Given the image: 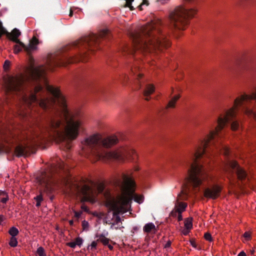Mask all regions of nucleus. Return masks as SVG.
Listing matches in <instances>:
<instances>
[{
	"mask_svg": "<svg viewBox=\"0 0 256 256\" xmlns=\"http://www.w3.org/2000/svg\"><path fill=\"white\" fill-rule=\"evenodd\" d=\"M111 35H89L74 43L79 49L74 56L66 53L68 48L58 50L48 56L46 66L35 67L32 64L26 74L10 76L6 80L8 92L19 93L22 102L36 110L40 108L46 113L44 128L50 136L60 142H66V148H71L70 141L78 136L82 125V116L79 111L70 112L60 90L46 84V70H53L56 66L80 61L86 62L88 50L93 51L102 40H110Z\"/></svg>",
	"mask_w": 256,
	"mask_h": 256,
	"instance_id": "nucleus-1",
	"label": "nucleus"
},
{
	"mask_svg": "<svg viewBox=\"0 0 256 256\" xmlns=\"http://www.w3.org/2000/svg\"><path fill=\"white\" fill-rule=\"evenodd\" d=\"M254 106H233L220 114L217 120L218 125L214 130H211L204 138L200 140L194 149L190 151L184 158L182 165L187 170V174L185 176L182 186L184 190L178 195V200L175 204L176 208L181 212H184L187 204L179 202L180 200H186L188 194L186 189L190 187L198 188L203 182L211 179V176L208 173L204 164L205 158H210L213 154V150L216 149L224 156L228 157L230 150L228 147L222 144V130L225 126L230 124L232 130H238L241 128L238 120L236 118V111L240 109L243 112L248 116L252 117L256 120V111L253 109Z\"/></svg>",
	"mask_w": 256,
	"mask_h": 256,
	"instance_id": "nucleus-2",
	"label": "nucleus"
},
{
	"mask_svg": "<svg viewBox=\"0 0 256 256\" xmlns=\"http://www.w3.org/2000/svg\"><path fill=\"white\" fill-rule=\"evenodd\" d=\"M164 26L160 22L142 27L140 32H131L132 46L124 44L122 52L124 54L134 56L138 52H156L170 46Z\"/></svg>",
	"mask_w": 256,
	"mask_h": 256,
	"instance_id": "nucleus-3",
	"label": "nucleus"
},
{
	"mask_svg": "<svg viewBox=\"0 0 256 256\" xmlns=\"http://www.w3.org/2000/svg\"><path fill=\"white\" fill-rule=\"evenodd\" d=\"M118 139L116 136L103 138L98 134L86 138L82 150L86 156L91 158L92 162L104 158H118L120 156L116 153L106 151L104 148H108L116 144Z\"/></svg>",
	"mask_w": 256,
	"mask_h": 256,
	"instance_id": "nucleus-4",
	"label": "nucleus"
},
{
	"mask_svg": "<svg viewBox=\"0 0 256 256\" xmlns=\"http://www.w3.org/2000/svg\"><path fill=\"white\" fill-rule=\"evenodd\" d=\"M114 186L121 192L118 196V203L125 206L131 202L132 198L139 204L142 202L144 197L134 193L136 183L132 177L122 174L115 177L112 182Z\"/></svg>",
	"mask_w": 256,
	"mask_h": 256,
	"instance_id": "nucleus-5",
	"label": "nucleus"
},
{
	"mask_svg": "<svg viewBox=\"0 0 256 256\" xmlns=\"http://www.w3.org/2000/svg\"><path fill=\"white\" fill-rule=\"evenodd\" d=\"M196 12L194 8H187L182 6L176 8L169 16V24L167 28L172 32L184 30L188 24L189 19Z\"/></svg>",
	"mask_w": 256,
	"mask_h": 256,
	"instance_id": "nucleus-6",
	"label": "nucleus"
},
{
	"mask_svg": "<svg viewBox=\"0 0 256 256\" xmlns=\"http://www.w3.org/2000/svg\"><path fill=\"white\" fill-rule=\"evenodd\" d=\"M224 170L229 175L235 174L238 179L244 184L249 180L246 171L235 160H228L224 167Z\"/></svg>",
	"mask_w": 256,
	"mask_h": 256,
	"instance_id": "nucleus-7",
	"label": "nucleus"
},
{
	"mask_svg": "<svg viewBox=\"0 0 256 256\" xmlns=\"http://www.w3.org/2000/svg\"><path fill=\"white\" fill-rule=\"evenodd\" d=\"M56 168L54 166H52L48 171L42 172L39 177L38 182L44 191L51 192L54 190V186L58 182L54 173Z\"/></svg>",
	"mask_w": 256,
	"mask_h": 256,
	"instance_id": "nucleus-8",
	"label": "nucleus"
},
{
	"mask_svg": "<svg viewBox=\"0 0 256 256\" xmlns=\"http://www.w3.org/2000/svg\"><path fill=\"white\" fill-rule=\"evenodd\" d=\"M26 142L24 143V144H19L15 148L14 154L18 157L29 154L32 148L38 144L42 139V137L37 134H34V136H26Z\"/></svg>",
	"mask_w": 256,
	"mask_h": 256,
	"instance_id": "nucleus-9",
	"label": "nucleus"
},
{
	"mask_svg": "<svg viewBox=\"0 0 256 256\" xmlns=\"http://www.w3.org/2000/svg\"><path fill=\"white\" fill-rule=\"evenodd\" d=\"M38 40L35 36H34L32 40H30L28 46H26L24 43L23 45L16 44L14 46V50L15 54H18L22 48L28 54H30L32 50L36 49V46L38 44Z\"/></svg>",
	"mask_w": 256,
	"mask_h": 256,
	"instance_id": "nucleus-10",
	"label": "nucleus"
},
{
	"mask_svg": "<svg viewBox=\"0 0 256 256\" xmlns=\"http://www.w3.org/2000/svg\"><path fill=\"white\" fill-rule=\"evenodd\" d=\"M130 76L134 79L137 89H140L143 82L142 74L140 72L139 66L136 64H133L130 67Z\"/></svg>",
	"mask_w": 256,
	"mask_h": 256,
	"instance_id": "nucleus-11",
	"label": "nucleus"
},
{
	"mask_svg": "<svg viewBox=\"0 0 256 256\" xmlns=\"http://www.w3.org/2000/svg\"><path fill=\"white\" fill-rule=\"evenodd\" d=\"M76 192L83 196L84 200L88 201L91 198L92 190L90 187L84 184L82 186H76Z\"/></svg>",
	"mask_w": 256,
	"mask_h": 256,
	"instance_id": "nucleus-12",
	"label": "nucleus"
},
{
	"mask_svg": "<svg viewBox=\"0 0 256 256\" xmlns=\"http://www.w3.org/2000/svg\"><path fill=\"white\" fill-rule=\"evenodd\" d=\"M220 187L215 185L212 188H206L204 194L206 198L216 199L220 196Z\"/></svg>",
	"mask_w": 256,
	"mask_h": 256,
	"instance_id": "nucleus-13",
	"label": "nucleus"
},
{
	"mask_svg": "<svg viewBox=\"0 0 256 256\" xmlns=\"http://www.w3.org/2000/svg\"><path fill=\"white\" fill-rule=\"evenodd\" d=\"M21 33L19 30L16 28H14L10 33V36L8 37L10 40L16 42V44L23 45V42H20L18 39V36L20 35Z\"/></svg>",
	"mask_w": 256,
	"mask_h": 256,
	"instance_id": "nucleus-14",
	"label": "nucleus"
},
{
	"mask_svg": "<svg viewBox=\"0 0 256 256\" xmlns=\"http://www.w3.org/2000/svg\"><path fill=\"white\" fill-rule=\"evenodd\" d=\"M106 205L111 210L114 212V215L119 214L120 210L118 204L114 200L110 198L107 200Z\"/></svg>",
	"mask_w": 256,
	"mask_h": 256,
	"instance_id": "nucleus-15",
	"label": "nucleus"
},
{
	"mask_svg": "<svg viewBox=\"0 0 256 256\" xmlns=\"http://www.w3.org/2000/svg\"><path fill=\"white\" fill-rule=\"evenodd\" d=\"M155 90L154 86L153 84H148L146 86L144 90H143V94L146 97L145 100L148 101L150 98L148 96L152 94Z\"/></svg>",
	"mask_w": 256,
	"mask_h": 256,
	"instance_id": "nucleus-16",
	"label": "nucleus"
},
{
	"mask_svg": "<svg viewBox=\"0 0 256 256\" xmlns=\"http://www.w3.org/2000/svg\"><path fill=\"white\" fill-rule=\"evenodd\" d=\"M0 141L4 142L6 143H13L14 140L8 136V134L4 130L0 129Z\"/></svg>",
	"mask_w": 256,
	"mask_h": 256,
	"instance_id": "nucleus-17",
	"label": "nucleus"
},
{
	"mask_svg": "<svg viewBox=\"0 0 256 256\" xmlns=\"http://www.w3.org/2000/svg\"><path fill=\"white\" fill-rule=\"evenodd\" d=\"M90 88L92 92L96 94L100 97L104 92V88L100 86L92 85Z\"/></svg>",
	"mask_w": 256,
	"mask_h": 256,
	"instance_id": "nucleus-18",
	"label": "nucleus"
},
{
	"mask_svg": "<svg viewBox=\"0 0 256 256\" xmlns=\"http://www.w3.org/2000/svg\"><path fill=\"white\" fill-rule=\"evenodd\" d=\"M180 98V95H176L174 96L168 102V104L166 107V109H167L168 108H173L174 107L175 104L176 102Z\"/></svg>",
	"mask_w": 256,
	"mask_h": 256,
	"instance_id": "nucleus-19",
	"label": "nucleus"
},
{
	"mask_svg": "<svg viewBox=\"0 0 256 256\" xmlns=\"http://www.w3.org/2000/svg\"><path fill=\"white\" fill-rule=\"evenodd\" d=\"M156 226L152 222H150L145 224L144 226L143 230L146 232H150L152 230H156Z\"/></svg>",
	"mask_w": 256,
	"mask_h": 256,
	"instance_id": "nucleus-20",
	"label": "nucleus"
},
{
	"mask_svg": "<svg viewBox=\"0 0 256 256\" xmlns=\"http://www.w3.org/2000/svg\"><path fill=\"white\" fill-rule=\"evenodd\" d=\"M96 237L98 238V240L102 242L103 244L108 245L110 240L106 238L103 234H96Z\"/></svg>",
	"mask_w": 256,
	"mask_h": 256,
	"instance_id": "nucleus-21",
	"label": "nucleus"
},
{
	"mask_svg": "<svg viewBox=\"0 0 256 256\" xmlns=\"http://www.w3.org/2000/svg\"><path fill=\"white\" fill-rule=\"evenodd\" d=\"M8 233L12 236L11 237H16L18 234L19 231L16 228L12 226L9 230Z\"/></svg>",
	"mask_w": 256,
	"mask_h": 256,
	"instance_id": "nucleus-22",
	"label": "nucleus"
},
{
	"mask_svg": "<svg viewBox=\"0 0 256 256\" xmlns=\"http://www.w3.org/2000/svg\"><path fill=\"white\" fill-rule=\"evenodd\" d=\"M0 196H4V197L0 198V201L3 204H6L8 199V194L4 191L0 190Z\"/></svg>",
	"mask_w": 256,
	"mask_h": 256,
	"instance_id": "nucleus-23",
	"label": "nucleus"
},
{
	"mask_svg": "<svg viewBox=\"0 0 256 256\" xmlns=\"http://www.w3.org/2000/svg\"><path fill=\"white\" fill-rule=\"evenodd\" d=\"M34 200L36 202V207L40 206L41 205V202L44 200L41 194L35 196L34 198Z\"/></svg>",
	"mask_w": 256,
	"mask_h": 256,
	"instance_id": "nucleus-24",
	"label": "nucleus"
},
{
	"mask_svg": "<svg viewBox=\"0 0 256 256\" xmlns=\"http://www.w3.org/2000/svg\"><path fill=\"white\" fill-rule=\"evenodd\" d=\"M0 33L2 34H6L7 37L10 36V32H8L6 30L3 26L2 22L0 21Z\"/></svg>",
	"mask_w": 256,
	"mask_h": 256,
	"instance_id": "nucleus-25",
	"label": "nucleus"
},
{
	"mask_svg": "<svg viewBox=\"0 0 256 256\" xmlns=\"http://www.w3.org/2000/svg\"><path fill=\"white\" fill-rule=\"evenodd\" d=\"M9 244L12 247H16L18 245L17 239L16 237H11Z\"/></svg>",
	"mask_w": 256,
	"mask_h": 256,
	"instance_id": "nucleus-26",
	"label": "nucleus"
},
{
	"mask_svg": "<svg viewBox=\"0 0 256 256\" xmlns=\"http://www.w3.org/2000/svg\"><path fill=\"white\" fill-rule=\"evenodd\" d=\"M36 254L38 256H46L44 248L42 246L37 249Z\"/></svg>",
	"mask_w": 256,
	"mask_h": 256,
	"instance_id": "nucleus-27",
	"label": "nucleus"
},
{
	"mask_svg": "<svg viewBox=\"0 0 256 256\" xmlns=\"http://www.w3.org/2000/svg\"><path fill=\"white\" fill-rule=\"evenodd\" d=\"M192 227V224L190 220L186 219L184 220V228L191 230Z\"/></svg>",
	"mask_w": 256,
	"mask_h": 256,
	"instance_id": "nucleus-28",
	"label": "nucleus"
},
{
	"mask_svg": "<svg viewBox=\"0 0 256 256\" xmlns=\"http://www.w3.org/2000/svg\"><path fill=\"white\" fill-rule=\"evenodd\" d=\"M179 211L180 210H178V209H177V208H176V207L174 206V208L170 213V216L174 218H176L178 214H179Z\"/></svg>",
	"mask_w": 256,
	"mask_h": 256,
	"instance_id": "nucleus-29",
	"label": "nucleus"
},
{
	"mask_svg": "<svg viewBox=\"0 0 256 256\" xmlns=\"http://www.w3.org/2000/svg\"><path fill=\"white\" fill-rule=\"evenodd\" d=\"M243 236L246 240H249L251 239V234L249 232H245L243 234Z\"/></svg>",
	"mask_w": 256,
	"mask_h": 256,
	"instance_id": "nucleus-30",
	"label": "nucleus"
},
{
	"mask_svg": "<svg viewBox=\"0 0 256 256\" xmlns=\"http://www.w3.org/2000/svg\"><path fill=\"white\" fill-rule=\"evenodd\" d=\"M74 242L76 246H80L82 244L83 240L81 238L78 237L76 238Z\"/></svg>",
	"mask_w": 256,
	"mask_h": 256,
	"instance_id": "nucleus-31",
	"label": "nucleus"
},
{
	"mask_svg": "<svg viewBox=\"0 0 256 256\" xmlns=\"http://www.w3.org/2000/svg\"><path fill=\"white\" fill-rule=\"evenodd\" d=\"M126 0V6L129 7L130 8V10H134V8L132 6V2L134 0Z\"/></svg>",
	"mask_w": 256,
	"mask_h": 256,
	"instance_id": "nucleus-32",
	"label": "nucleus"
},
{
	"mask_svg": "<svg viewBox=\"0 0 256 256\" xmlns=\"http://www.w3.org/2000/svg\"><path fill=\"white\" fill-rule=\"evenodd\" d=\"M10 62L8 60H6L4 64V68L5 70H8L10 66Z\"/></svg>",
	"mask_w": 256,
	"mask_h": 256,
	"instance_id": "nucleus-33",
	"label": "nucleus"
},
{
	"mask_svg": "<svg viewBox=\"0 0 256 256\" xmlns=\"http://www.w3.org/2000/svg\"><path fill=\"white\" fill-rule=\"evenodd\" d=\"M136 154V152L134 150H130L126 152V153H124L123 154L124 155H126V156H131V155H135Z\"/></svg>",
	"mask_w": 256,
	"mask_h": 256,
	"instance_id": "nucleus-34",
	"label": "nucleus"
},
{
	"mask_svg": "<svg viewBox=\"0 0 256 256\" xmlns=\"http://www.w3.org/2000/svg\"><path fill=\"white\" fill-rule=\"evenodd\" d=\"M82 226L84 230H88V223L86 220L82 222Z\"/></svg>",
	"mask_w": 256,
	"mask_h": 256,
	"instance_id": "nucleus-35",
	"label": "nucleus"
},
{
	"mask_svg": "<svg viewBox=\"0 0 256 256\" xmlns=\"http://www.w3.org/2000/svg\"><path fill=\"white\" fill-rule=\"evenodd\" d=\"M204 238L206 240H208V241H211L212 240V236L209 233H206L204 234Z\"/></svg>",
	"mask_w": 256,
	"mask_h": 256,
	"instance_id": "nucleus-36",
	"label": "nucleus"
},
{
	"mask_svg": "<svg viewBox=\"0 0 256 256\" xmlns=\"http://www.w3.org/2000/svg\"><path fill=\"white\" fill-rule=\"evenodd\" d=\"M96 246H97L96 242V241L92 242V244H91V245H90V247H91L90 249H91V250H94L95 249H96Z\"/></svg>",
	"mask_w": 256,
	"mask_h": 256,
	"instance_id": "nucleus-37",
	"label": "nucleus"
},
{
	"mask_svg": "<svg viewBox=\"0 0 256 256\" xmlns=\"http://www.w3.org/2000/svg\"><path fill=\"white\" fill-rule=\"evenodd\" d=\"M66 245L72 248H75L76 246V244H75L74 242H68L66 244Z\"/></svg>",
	"mask_w": 256,
	"mask_h": 256,
	"instance_id": "nucleus-38",
	"label": "nucleus"
},
{
	"mask_svg": "<svg viewBox=\"0 0 256 256\" xmlns=\"http://www.w3.org/2000/svg\"><path fill=\"white\" fill-rule=\"evenodd\" d=\"M148 4H149V3H148V0H143L142 4L139 6L140 10H142V5L145 4L146 6H148Z\"/></svg>",
	"mask_w": 256,
	"mask_h": 256,
	"instance_id": "nucleus-39",
	"label": "nucleus"
},
{
	"mask_svg": "<svg viewBox=\"0 0 256 256\" xmlns=\"http://www.w3.org/2000/svg\"><path fill=\"white\" fill-rule=\"evenodd\" d=\"M190 230V229H187L184 228L182 230V234L184 236H186L189 234Z\"/></svg>",
	"mask_w": 256,
	"mask_h": 256,
	"instance_id": "nucleus-40",
	"label": "nucleus"
},
{
	"mask_svg": "<svg viewBox=\"0 0 256 256\" xmlns=\"http://www.w3.org/2000/svg\"><path fill=\"white\" fill-rule=\"evenodd\" d=\"M116 224H118L121 222V218L119 216H116L115 220Z\"/></svg>",
	"mask_w": 256,
	"mask_h": 256,
	"instance_id": "nucleus-41",
	"label": "nucleus"
},
{
	"mask_svg": "<svg viewBox=\"0 0 256 256\" xmlns=\"http://www.w3.org/2000/svg\"><path fill=\"white\" fill-rule=\"evenodd\" d=\"M182 212H181L180 211H179V214L177 216L178 221H181L182 220Z\"/></svg>",
	"mask_w": 256,
	"mask_h": 256,
	"instance_id": "nucleus-42",
	"label": "nucleus"
},
{
	"mask_svg": "<svg viewBox=\"0 0 256 256\" xmlns=\"http://www.w3.org/2000/svg\"><path fill=\"white\" fill-rule=\"evenodd\" d=\"M81 215V212H74V216L76 218H79Z\"/></svg>",
	"mask_w": 256,
	"mask_h": 256,
	"instance_id": "nucleus-43",
	"label": "nucleus"
},
{
	"mask_svg": "<svg viewBox=\"0 0 256 256\" xmlns=\"http://www.w3.org/2000/svg\"><path fill=\"white\" fill-rule=\"evenodd\" d=\"M171 244H172V242L170 240L168 241L166 243V244H165L164 247L166 248H168L170 247L171 246Z\"/></svg>",
	"mask_w": 256,
	"mask_h": 256,
	"instance_id": "nucleus-44",
	"label": "nucleus"
},
{
	"mask_svg": "<svg viewBox=\"0 0 256 256\" xmlns=\"http://www.w3.org/2000/svg\"><path fill=\"white\" fill-rule=\"evenodd\" d=\"M186 3L194 4L196 0H184Z\"/></svg>",
	"mask_w": 256,
	"mask_h": 256,
	"instance_id": "nucleus-45",
	"label": "nucleus"
},
{
	"mask_svg": "<svg viewBox=\"0 0 256 256\" xmlns=\"http://www.w3.org/2000/svg\"><path fill=\"white\" fill-rule=\"evenodd\" d=\"M238 256H246V255L244 251H242L238 254Z\"/></svg>",
	"mask_w": 256,
	"mask_h": 256,
	"instance_id": "nucleus-46",
	"label": "nucleus"
},
{
	"mask_svg": "<svg viewBox=\"0 0 256 256\" xmlns=\"http://www.w3.org/2000/svg\"><path fill=\"white\" fill-rule=\"evenodd\" d=\"M4 220V217L3 215H0V224Z\"/></svg>",
	"mask_w": 256,
	"mask_h": 256,
	"instance_id": "nucleus-47",
	"label": "nucleus"
},
{
	"mask_svg": "<svg viewBox=\"0 0 256 256\" xmlns=\"http://www.w3.org/2000/svg\"><path fill=\"white\" fill-rule=\"evenodd\" d=\"M190 244H191V245L194 247V248H196V242L194 241H191L190 242Z\"/></svg>",
	"mask_w": 256,
	"mask_h": 256,
	"instance_id": "nucleus-48",
	"label": "nucleus"
},
{
	"mask_svg": "<svg viewBox=\"0 0 256 256\" xmlns=\"http://www.w3.org/2000/svg\"><path fill=\"white\" fill-rule=\"evenodd\" d=\"M72 15H73V11H72V9L71 8L70 10L69 16H72Z\"/></svg>",
	"mask_w": 256,
	"mask_h": 256,
	"instance_id": "nucleus-49",
	"label": "nucleus"
},
{
	"mask_svg": "<svg viewBox=\"0 0 256 256\" xmlns=\"http://www.w3.org/2000/svg\"><path fill=\"white\" fill-rule=\"evenodd\" d=\"M108 248H109L110 250H113V246L112 245L108 244Z\"/></svg>",
	"mask_w": 256,
	"mask_h": 256,
	"instance_id": "nucleus-50",
	"label": "nucleus"
},
{
	"mask_svg": "<svg viewBox=\"0 0 256 256\" xmlns=\"http://www.w3.org/2000/svg\"><path fill=\"white\" fill-rule=\"evenodd\" d=\"M69 224L70 226H72L74 224V221L72 220H70Z\"/></svg>",
	"mask_w": 256,
	"mask_h": 256,
	"instance_id": "nucleus-51",
	"label": "nucleus"
},
{
	"mask_svg": "<svg viewBox=\"0 0 256 256\" xmlns=\"http://www.w3.org/2000/svg\"><path fill=\"white\" fill-rule=\"evenodd\" d=\"M110 228L112 230L114 229V224H112V226H110Z\"/></svg>",
	"mask_w": 256,
	"mask_h": 256,
	"instance_id": "nucleus-52",
	"label": "nucleus"
},
{
	"mask_svg": "<svg viewBox=\"0 0 256 256\" xmlns=\"http://www.w3.org/2000/svg\"><path fill=\"white\" fill-rule=\"evenodd\" d=\"M82 208L84 209V210H86V207L85 206H82Z\"/></svg>",
	"mask_w": 256,
	"mask_h": 256,
	"instance_id": "nucleus-53",
	"label": "nucleus"
},
{
	"mask_svg": "<svg viewBox=\"0 0 256 256\" xmlns=\"http://www.w3.org/2000/svg\"><path fill=\"white\" fill-rule=\"evenodd\" d=\"M124 78H126V80L129 78L128 76H124Z\"/></svg>",
	"mask_w": 256,
	"mask_h": 256,
	"instance_id": "nucleus-54",
	"label": "nucleus"
},
{
	"mask_svg": "<svg viewBox=\"0 0 256 256\" xmlns=\"http://www.w3.org/2000/svg\"><path fill=\"white\" fill-rule=\"evenodd\" d=\"M119 228L118 226L114 227L115 230H118Z\"/></svg>",
	"mask_w": 256,
	"mask_h": 256,
	"instance_id": "nucleus-55",
	"label": "nucleus"
},
{
	"mask_svg": "<svg viewBox=\"0 0 256 256\" xmlns=\"http://www.w3.org/2000/svg\"><path fill=\"white\" fill-rule=\"evenodd\" d=\"M60 168H63V166H62V165H60Z\"/></svg>",
	"mask_w": 256,
	"mask_h": 256,
	"instance_id": "nucleus-56",
	"label": "nucleus"
},
{
	"mask_svg": "<svg viewBox=\"0 0 256 256\" xmlns=\"http://www.w3.org/2000/svg\"><path fill=\"white\" fill-rule=\"evenodd\" d=\"M136 170V171H138V168H136V170Z\"/></svg>",
	"mask_w": 256,
	"mask_h": 256,
	"instance_id": "nucleus-57",
	"label": "nucleus"
},
{
	"mask_svg": "<svg viewBox=\"0 0 256 256\" xmlns=\"http://www.w3.org/2000/svg\"><path fill=\"white\" fill-rule=\"evenodd\" d=\"M2 197H4V196H0V198H1Z\"/></svg>",
	"mask_w": 256,
	"mask_h": 256,
	"instance_id": "nucleus-58",
	"label": "nucleus"
},
{
	"mask_svg": "<svg viewBox=\"0 0 256 256\" xmlns=\"http://www.w3.org/2000/svg\"><path fill=\"white\" fill-rule=\"evenodd\" d=\"M2 34L0 33V38H1V36H2Z\"/></svg>",
	"mask_w": 256,
	"mask_h": 256,
	"instance_id": "nucleus-59",
	"label": "nucleus"
},
{
	"mask_svg": "<svg viewBox=\"0 0 256 256\" xmlns=\"http://www.w3.org/2000/svg\"><path fill=\"white\" fill-rule=\"evenodd\" d=\"M11 136H12V138L14 137V136H12V135H11V134H10V137Z\"/></svg>",
	"mask_w": 256,
	"mask_h": 256,
	"instance_id": "nucleus-60",
	"label": "nucleus"
}]
</instances>
